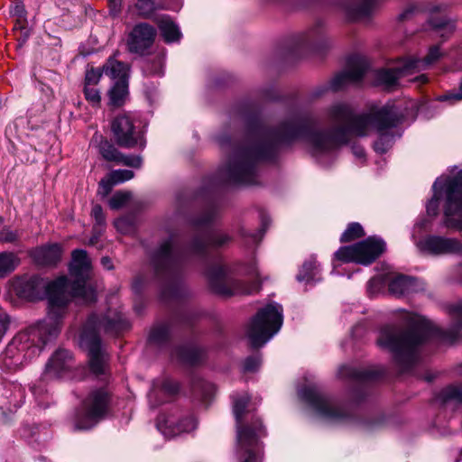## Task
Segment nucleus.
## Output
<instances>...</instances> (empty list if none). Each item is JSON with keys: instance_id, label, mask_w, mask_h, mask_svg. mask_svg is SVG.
I'll return each mask as SVG.
<instances>
[{"instance_id": "nucleus-28", "label": "nucleus", "mask_w": 462, "mask_h": 462, "mask_svg": "<svg viewBox=\"0 0 462 462\" xmlns=\"http://www.w3.org/2000/svg\"><path fill=\"white\" fill-rule=\"evenodd\" d=\"M441 56V52L439 49V47L434 46L430 49L429 53L423 60H419L416 58H409L407 59L409 64L411 65V71L412 73L425 69L430 65H432L434 62H436Z\"/></svg>"}, {"instance_id": "nucleus-30", "label": "nucleus", "mask_w": 462, "mask_h": 462, "mask_svg": "<svg viewBox=\"0 0 462 462\" xmlns=\"http://www.w3.org/2000/svg\"><path fill=\"white\" fill-rule=\"evenodd\" d=\"M159 29L166 42H177L181 36L179 27L169 17L161 18Z\"/></svg>"}, {"instance_id": "nucleus-19", "label": "nucleus", "mask_w": 462, "mask_h": 462, "mask_svg": "<svg viewBox=\"0 0 462 462\" xmlns=\"http://www.w3.org/2000/svg\"><path fill=\"white\" fill-rule=\"evenodd\" d=\"M72 366V356L67 350L56 351L46 364L42 380L62 377Z\"/></svg>"}, {"instance_id": "nucleus-31", "label": "nucleus", "mask_w": 462, "mask_h": 462, "mask_svg": "<svg viewBox=\"0 0 462 462\" xmlns=\"http://www.w3.org/2000/svg\"><path fill=\"white\" fill-rule=\"evenodd\" d=\"M165 51L157 52L152 59L148 60L143 66V71L151 76H162L165 65Z\"/></svg>"}, {"instance_id": "nucleus-58", "label": "nucleus", "mask_w": 462, "mask_h": 462, "mask_svg": "<svg viewBox=\"0 0 462 462\" xmlns=\"http://www.w3.org/2000/svg\"><path fill=\"white\" fill-rule=\"evenodd\" d=\"M101 264L102 266L106 270H112L113 269V263L109 257H103L101 259Z\"/></svg>"}, {"instance_id": "nucleus-42", "label": "nucleus", "mask_w": 462, "mask_h": 462, "mask_svg": "<svg viewBox=\"0 0 462 462\" xmlns=\"http://www.w3.org/2000/svg\"><path fill=\"white\" fill-rule=\"evenodd\" d=\"M142 162V157L139 155H125L120 152L116 163L133 168H140Z\"/></svg>"}, {"instance_id": "nucleus-34", "label": "nucleus", "mask_w": 462, "mask_h": 462, "mask_svg": "<svg viewBox=\"0 0 462 462\" xmlns=\"http://www.w3.org/2000/svg\"><path fill=\"white\" fill-rule=\"evenodd\" d=\"M307 44L318 47L328 42L326 32L322 28L311 29L304 40Z\"/></svg>"}, {"instance_id": "nucleus-15", "label": "nucleus", "mask_w": 462, "mask_h": 462, "mask_svg": "<svg viewBox=\"0 0 462 462\" xmlns=\"http://www.w3.org/2000/svg\"><path fill=\"white\" fill-rule=\"evenodd\" d=\"M156 37L153 26L140 23L133 27L126 37V47L129 52L143 56L152 46Z\"/></svg>"}, {"instance_id": "nucleus-57", "label": "nucleus", "mask_w": 462, "mask_h": 462, "mask_svg": "<svg viewBox=\"0 0 462 462\" xmlns=\"http://www.w3.org/2000/svg\"><path fill=\"white\" fill-rule=\"evenodd\" d=\"M416 10V6L415 5H411L409 6L408 8H406L400 15H399V18L400 20H405L407 18L410 17L411 14H412L413 12H415Z\"/></svg>"}, {"instance_id": "nucleus-13", "label": "nucleus", "mask_w": 462, "mask_h": 462, "mask_svg": "<svg viewBox=\"0 0 462 462\" xmlns=\"http://www.w3.org/2000/svg\"><path fill=\"white\" fill-rule=\"evenodd\" d=\"M111 131L115 142L124 148H143L145 139L143 132L136 125L134 117L129 112L116 115L111 121Z\"/></svg>"}, {"instance_id": "nucleus-12", "label": "nucleus", "mask_w": 462, "mask_h": 462, "mask_svg": "<svg viewBox=\"0 0 462 462\" xmlns=\"http://www.w3.org/2000/svg\"><path fill=\"white\" fill-rule=\"evenodd\" d=\"M384 250V241L379 237L371 236L353 245L340 247L335 253V257L346 263L353 262L368 265L379 257Z\"/></svg>"}, {"instance_id": "nucleus-24", "label": "nucleus", "mask_w": 462, "mask_h": 462, "mask_svg": "<svg viewBox=\"0 0 462 462\" xmlns=\"http://www.w3.org/2000/svg\"><path fill=\"white\" fill-rule=\"evenodd\" d=\"M445 8L446 5H430L428 9L430 14V23L436 30H443L445 33H450L453 32L455 25L453 22L442 14Z\"/></svg>"}, {"instance_id": "nucleus-20", "label": "nucleus", "mask_w": 462, "mask_h": 462, "mask_svg": "<svg viewBox=\"0 0 462 462\" xmlns=\"http://www.w3.org/2000/svg\"><path fill=\"white\" fill-rule=\"evenodd\" d=\"M421 289L419 282L404 275H393L390 273L389 291L395 296H402L416 292Z\"/></svg>"}, {"instance_id": "nucleus-59", "label": "nucleus", "mask_w": 462, "mask_h": 462, "mask_svg": "<svg viewBox=\"0 0 462 462\" xmlns=\"http://www.w3.org/2000/svg\"><path fill=\"white\" fill-rule=\"evenodd\" d=\"M211 219H213V214H212V213L208 214L205 217H203L201 220H199V222L198 223V225L207 224V223H208Z\"/></svg>"}, {"instance_id": "nucleus-22", "label": "nucleus", "mask_w": 462, "mask_h": 462, "mask_svg": "<svg viewBox=\"0 0 462 462\" xmlns=\"http://www.w3.org/2000/svg\"><path fill=\"white\" fill-rule=\"evenodd\" d=\"M134 171L130 170L112 171L100 180L98 193L103 197H106L108 195L115 185H118L125 181L130 180L134 178Z\"/></svg>"}, {"instance_id": "nucleus-41", "label": "nucleus", "mask_w": 462, "mask_h": 462, "mask_svg": "<svg viewBox=\"0 0 462 462\" xmlns=\"http://www.w3.org/2000/svg\"><path fill=\"white\" fill-rule=\"evenodd\" d=\"M445 401L462 402V385L449 386L442 392Z\"/></svg>"}, {"instance_id": "nucleus-7", "label": "nucleus", "mask_w": 462, "mask_h": 462, "mask_svg": "<svg viewBox=\"0 0 462 462\" xmlns=\"http://www.w3.org/2000/svg\"><path fill=\"white\" fill-rule=\"evenodd\" d=\"M230 236L223 233H210L203 237H196L190 246L184 250L179 246L174 237L163 241L156 251L152 263L157 271H173L185 261L187 254L201 255L208 247L224 245Z\"/></svg>"}, {"instance_id": "nucleus-54", "label": "nucleus", "mask_w": 462, "mask_h": 462, "mask_svg": "<svg viewBox=\"0 0 462 462\" xmlns=\"http://www.w3.org/2000/svg\"><path fill=\"white\" fill-rule=\"evenodd\" d=\"M109 13L113 16H117L121 12L122 0H108Z\"/></svg>"}, {"instance_id": "nucleus-53", "label": "nucleus", "mask_w": 462, "mask_h": 462, "mask_svg": "<svg viewBox=\"0 0 462 462\" xmlns=\"http://www.w3.org/2000/svg\"><path fill=\"white\" fill-rule=\"evenodd\" d=\"M91 215L98 225L102 226L105 224V216L101 206L94 205L91 210Z\"/></svg>"}, {"instance_id": "nucleus-45", "label": "nucleus", "mask_w": 462, "mask_h": 462, "mask_svg": "<svg viewBox=\"0 0 462 462\" xmlns=\"http://www.w3.org/2000/svg\"><path fill=\"white\" fill-rule=\"evenodd\" d=\"M11 317L3 309H0V342L7 333L11 325Z\"/></svg>"}, {"instance_id": "nucleus-47", "label": "nucleus", "mask_w": 462, "mask_h": 462, "mask_svg": "<svg viewBox=\"0 0 462 462\" xmlns=\"http://www.w3.org/2000/svg\"><path fill=\"white\" fill-rule=\"evenodd\" d=\"M102 76V72L98 69H90L87 70L85 77V85L96 86Z\"/></svg>"}, {"instance_id": "nucleus-55", "label": "nucleus", "mask_w": 462, "mask_h": 462, "mask_svg": "<svg viewBox=\"0 0 462 462\" xmlns=\"http://www.w3.org/2000/svg\"><path fill=\"white\" fill-rule=\"evenodd\" d=\"M352 152L353 154L359 160L363 161L365 160V152L364 150V148L360 145H357V144H354L352 146Z\"/></svg>"}, {"instance_id": "nucleus-17", "label": "nucleus", "mask_w": 462, "mask_h": 462, "mask_svg": "<svg viewBox=\"0 0 462 462\" xmlns=\"http://www.w3.org/2000/svg\"><path fill=\"white\" fill-rule=\"evenodd\" d=\"M411 65L407 60H399L387 68L381 69L374 73L376 85L384 88H392L398 84V80L410 74H412Z\"/></svg>"}, {"instance_id": "nucleus-16", "label": "nucleus", "mask_w": 462, "mask_h": 462, "mask_svg": "<svg viewBox=\"0 0 462 462\" xmlns=\"http://www.w3.org/2000/svg\"><path fill=\"white\" fill-rule=\"evenodd\" d=\"M197 426L198 421L193 415L178 419L174 415L162 414L157 420V429L165 438L191 432Z\"/></svg>"}, {"instance_id": "nucleus-26", "label": "nucleus", "mask_w": 462, "mask_h": 462, "mask_svg": "<svg viewBox=\"0 0 462 462\" xmlns=\"http://www.w3.org/2000/svg\"><path fill=\"white\" fill-rule=\"evenodd\" d=\"M128 96V80L116 81L108 92L109 106L115 107L124 106Z\"/></svg>"}, {"instance_id": "nucleus-10", "label": "nucleus", "mask_w": 462, "mask_h": 462, "mask_svg": "<svg viewBox=\"0 0 462 462\" xmlns=\"http://www.w3.org/2000/svg\"><path fill=\"white\" fill-rule=\"evenodd\" d=\"M299 395L310 405L316 416L326 420H343L353 409V403L342 404L337 400L321 393L316 386L299 390Z\"/></svg>"}, {"instance_id": "nucleus-4", "label": "nucleus", "mask_w": 462, "mask_h": 462, "mask_svg": "<svg viewBox=\"0 0 462 462\" xmlns=\"http://www.w3.org/2000/svg\"><path fill=\"white\" fill-rule=\"evenodd\" d=\"M232 400L236 422V455L240 462H261V439L265 436L261 420L254 414L247 393H236Z\"/></svg>"}, {"instance_id": "nucleus-44", "label": "nucleus", "mask_w": 462, "mask_h": 462, "mask_svg": "<svg viewBox=\"0 0 462 462\" xmlns=\"http://www.w3.org/2000/svg\"><path fill=\"white\" fill-rule=\"evenodd\" d=\"M10 14L16 17L18 23L23 26V23L25 21V9L21 1H17L11 5Z\"/></svg>"}, {"instance_id": "nucleus-2", "label": "nucleus", "mask_w": 462, "mask_h": 462, "mask_svg": "<svg viewBox=\"0 0 462 462\" xmlns=\"http://www.w3.org/2000/svg\"><path fill=\"white\" fill-rule=\"evenodd\" d=\"M90 260L85 250L72 252L69 273L74 279L70 282L61 276L48 282L40 277L17 282L14 290L19 297L27 300H37L48 297V315L24 330L17 333L0 355V366L15 371L40 354L43 346L55 339L61 328V319L72 298H79L85 303L96 300V291L87 284Z\"/></svg>"}, {"instance_id": "nucleus-6", "label": "nucleus", "mask_w": 462, "mask_h": 462, "mask_svg": "<svg viewBox=\"0 0 462 462\" xmlns=\"http://www.w3.org/2000/svg\"><path fill=\"white\" fill-rule=\"evenodd\" d=\"M433 196L426 205L427 214L436 216L439 202L444 200V225L448 228L462 231V170L441 175L433 186Z\"/></svg>"}, {"instance_id": "nucleus-18", "label": "nucleus", "mask_w": 462, "mask_h": 462, "mask_svg": "<svg viewBox=\"0 0 462 462\" xmlns=\"http://www.w3.org/2000/svg\"><path fill=\"white\" fill-rule=\"evenodd\" d=\"M367 69V63L364 59L356 58L349 63L348 68L337 74L330 83V88L337 91L345 88L349 83L359 81Z\"/></svg>"}, {"instance_id": "nucleus-49", "label": "nucleus", "mask_w": 462, "mask_h": 462, "mask_svg": "<svg viewBox=\"0 0 462 462\" xmlns=\"http://www.w3.org/2000/svg\"><path fill=\"white\" fill-rule=\"evenodd\" d=\"M261 365V358L258 356H250L245 360L244 370L245 372H254Z\"/></svg>"}, {"instance_id": "nucleus-56", "label": "nucleus", "mask_w": 462, "mask_h": 462, "mask_svg": "<svg viewBox=\"0 0 462 462\" xmlns=\"http://www.w3.org/2000/svg\"><path fill=\"white\" fill-rule=\"evenodd\" d=\"M242 236L244 237H251L253 243H258L263 236V230H259L257 232V234H251V233L243 231Z\"/></svg>"}, {"instance_id": "nucleus-27", "label": "nucleus", "mask_w": 462, "mask_h": 462, "mask_svg": "<svg viewBox=\"0 0 462 462\" xmlns=\"http://www.w3.org/2000/svg\"><path fill=\"white\" fill-rule=\"evenodd\" d=\"M97 143H98V150L102 157L108 162L116 163L120 152L101 134L96 133L91 140V144Z\"/></svg>"}, {"instance_id": "nucleus-32", "label": "nucleus", "mask_w": 462, "mask_h": 462, "mask_svg": "<svg viewBox=\"0 0 462 462\" xmlns=\"http://www.w3.org/2000/svg\"><path fill=\"white\" fill-rule=\"evenodd\" d=\"M20 264L19 257L11 252L0 253V278L5 277Z\"/></svg>"}, {"instance_id": "nucleus-9", "label": "nucleus", "mask_w": 462, "mask_h": 462, "mask_svg": "<svg viewBox=\"0 0 462 462\" xmlns=\"http://www.w3.org/2000/svg\"><path fill=\"white\" fill-rule=\"evenodd\" d=\"M283 323V309L277 302L261 308L251 319L246 336L254 347L263 346L279 332Z\"/></svg>"}, {"instance_id": "nucleus-43", "label": "nucleus", "mask_w": 462, "mask_h": 462, "mask_svg": "<svg viewBox=\"0 0 462 462\" xmlns=\"http://www.w3.org/2000/svg\"><path fill=\"white\" fill-rule=\"evenodd\" d=\"M84 95L86 99L92 106H98L101 101V96L99 90L96 88V86H88L84 87Z\"/></svg>"}, {"instance_id": "nucleus-23", "label": "nucleus", "mask_w": 462, "mask_h": 462, "mask_svg": "<svg viewBox=\"0 0 462 462\" xmlns=\"http://www.w3.org/2000/svg\"><path fill=\"white\" fill-rule=\"evenodd\" d=\"M61 247L58 244L44 245L35 248L32 252L34 261L42 265L56 263L61 256Z\"/></svg>"}, {"instance_id": "nucleus-25", "label": "nucleus", "mask_w": 462, "mask_h": 462, "mask_svg": "<svg viewBox=\"0 0 462 462\" xmlns=\"http://www.w3.org/2000/svg\"><path fill=\"white\" fill-rule=\"evenodd\" d=\"M103 72L115 82L123 79L128 80L129 66L117 60L115 57H111L103 66Z\"/></svg>"}, {"instance_id": "nucleus-11", "label": "nucleus", "mask_w": 462, "mask_h": 462, "mask_svg": "<svg viewBox=\"0 0 462 462\" xmlns=\"http://www.w3.org/2000/svg\"><path fill=\"white\" fill-rule=\"evenodd\" d=\"M108 394L104 389L92 391L74 417L78 430H89L103 420L108 409Z\"/></svg>"}, {"instance_id": "nucleus-8", "label": "nucleus", "mask_w": 462, "mask_h": 462, "mask_svg": "<svg viewBox=\"0 0 462 462\" xmlns=\"http://www.w3.org/2000/svg\"><path fill=\"white\" fill-rule=\"evenodd\" d=\"M253 282L236 279L225 265L212 268L208 276L212 291L224 297L250 295L260 290V273L255 264L249 267L246 273Z\"/></svg>"}, {"instance_id": "nucleus-39", "label": "nucleus", "mask_w": 462, "mask_h": 462, "mask_svg": "<svg viewBox=\"0 0 462 462\" xmlns=\"http://www.w3.org/2000/svg\"><path fill=\"white\" fill-rule=\"evenodd\" d=\"M135 7L143 17L150 16L156 10L154 0H136Z\"/></svg>"}, {"instance_id": "nucleus-60", "label": "nucleus", "mask_w": 462, "mask_h": 462, "mask_svg": "<svg viewBox=\"0 0 462 462\" xmlns=\"http://www.w3.org/2000/svg\"><path fill=\"white\" fill-rule=\"evenodd\" d=\"M415 80L420 83H425L427 81V77L424 74H421L419 77H417Z\"/></svg>"}, {"instance_id": "nucleus-14", "label": "nucleus", "mask_w": 462, "mask_h": 462, "mask_svg": "<svg viewBox=\"0 0 462 462\" xmlns=\"http://www.w3.org/2000/svg\"><path fill=\"white\" fill-rule=\"evenodd\" d=\"M415 245L419 251L432 255L462 254V241L454 237L429 235L416 241Z\"/></svg>"}, {"instance_id": "nucleus-5", "label": "nucleus", "mask_w": 462, "mask_h": 462, "mask_svg": "<svg viewBox=\"0 0 462 462\" xmlns=\"http://www.w3.org/2000/svg\"><path fill=\"white\" fill-rule=\"evenodd\" d=\"M128 327L126 319L116 310H109L102 319L96 314L88 319L80 333L79 344L88 352L89 365L93 373L103 374L106 368V357L100 345V331L117 334Z\"/></svg>"}, {"instance_id": "nucleus-46", "label": "nucleus", "mask_w": 462, "mask_h": 462, "mask_svg": "<svg viewBox=\"0 0 462 462\" xmlns=\"http://www.w3.org/2000/svg\"><path fill=\"white\" fill-rule=\"evenodd\" d=\"M449 314L451 315L456 325L462 327V300L456 302L449 307Z\"/></svg>"}, {"instance_id": "nucleus-52", "label": "nucleus", "mask_w": 462, "mask_h": 462, "mask_svg": "<svg viewBox=\"0 0 462 462\" xmlns=\"http://www.w3.org/2000/svg\"><path fill=\"white\" fill-rule=\"evenodd\" d=\"M179 384L170 379H166L162 384V390L169 394H174L179 391Z\"/></svg>"}, {"instance_id": "nucleus-61", "label": "nucleus", "mask_w": 462, "mask_h": 462, "mask_svg": "<svg viewBox=\"0 0 462 462\" xmlns=\"http://www.w3.org/2000/svg\"><path fill=\"white\" fill-rule=\"evenodd\" d=\"M181 358L184 360V361H187V362H189V363H195L196 362V359L191 357V356H182Z\"/></svg>"}, {"instance_id": "nucleus-50", "label": "nucleus", "mask_w": 462, "mask_h": 462, "mask_svg": "<svg viewBox=\"0 0 462 462\" xmlns=\"http://www.w3.org/2000/svg\"><path fill=\"white\" fill-rule=\"evenodd\" d=\"M439 101H448L450 103L462 100V80L457 92H450L438 97Z\"/></svg>"}, {"instance_id": "nucleus-62", "label": "nucleus", "mask_w": 462, "mask_h": 462, "mask_svg": "<svg viewBox=\"0 0 462 462\" xmlns=\"http://www.w3.org/2000/svg\"><path fill=\"white\" fill-rule=\"evenodd\" d=\"M229 142V139L226 138V137H218V143L221 144V145H225L226 143H227Z\"/></svg>"}, {"instance_id": "nucleus-38", "label": "nucleus", "mask_w": 462, "mask_h": 462, "mask_svg": "<svg viewBox=\"0 0 462 462\" xmlns=\"http://www.w3.org/2000/svg\"><path fill=\"white\" fill-rule=\"evenodd\" d=\"M430 225V219L426 216L420 217L415 222L412 232H411V239L416 245V241L421 240L420 238V234L428 228Z\"/></svg>"}, {"instance_id": "nucleus-51", "label": "nucleus", "mask_w": 462, "mask_h": 462, "mask_svg": "<svg viewBox=\"0 0 462 462\" xmlns=\"http://www.w3.org/2000/svg\"><path fill=\"white\" fill-rule=\"evenodd\" d=\"M18 234L10 228H3L0 230V241L2 242H14L17 239Z\"/></svg>"}, {"instance_id": "nucleus-37", "label": "nucleus", "mask_w": 462, "mask_h": 462, "mask_svg": "<svg viewBox=\"0 0 462 462\" xmlns=\"http://www.w3.org/2000/svg\"><path fill=\"white\" fill-rule=\"evenodd\" d=\"M132 199L129 191H117L109 199V206L113 209H119L126 206Z\"/></svg>"}, {"instance_id": "nucleus-63", "label": "nucleus", "mask_w": 462, "mask_h": 462, "mask_svg": "<svg viewBox=\"0 0 462 462\" xmlns=\"http://www.w3.org/2000/svg\"><path fill=\"white\" fill-rule=\"evenodd\" d=\"M41 393V385H38V386H36V387H34V388H33V393H34L35 395H37V394H38V393Z\"/></svg>"}, {"instance_id": "nucleus-1", "label": "nucleus", "mask_w": 462, "mask_h": 462, "mask_svg": "<svg viewBox=\"0 0 462 462\" xmlns=\"http://www.w3.org/2000/svg\"><path fill=\"white\" fill-rule=\"evenodd\" d=\"M420 108L421 106L411 101L404 113L395 105H386L355 115L348 105L337 103L327 111L330 123L328 129H319L317 120L309 115H293L275 131L255 125L220 170V177L231 184H256L259 162L272 158L278 145L300 139L306 141L311 155L323 166L332 164L339 148L349 141L350 135L365 136L372 130L379 135L374 150L384 153L393 143V127L405 117L414 116Z\"/></svg>"}, {"instance_id": "nucleus-40", "label": "nucleus", "mask_w": 462, "mask_h": 462, "mask_svg": "<svg viewBox=\"0 0 462 462\" xmlns=\"http://www.w3.org/2000/svg\"><path fill=\"white\" fill-rule=\"evenodd\" d=\"M169 336V328L167 325H159L154 327L150 333V340L154 343H162Z\"/></svg>"}, {"instance_id": "nucleus-64", "label": "nucleus", "mask_w": 462, "mask_h": 462, "mask_svg": "<svg viewBox=\"0 0 462 462\" xmlns=\"http://www.w3.org/2000/svg\"><path fill=\"white\" fill-rule=\"evenodd\" d=\"M95 241H96V238H95V237H93V238H91V239L89 240V244H90V245H94V244H95Z\"/></svg>"}, {"instance_id": "nucleus-33", "label": "nucleus", "mask_w": 462, "mask_h": 462, "mask_svg": "<svg viewBox=\"0 0 462 462\" xmlns=\"http://www.w3.org/2000/svg\"><path fill=\"white\" fill-rule=\"evenodd\" d=\"M337 376L342 379H370L375 376L370 370H357L351 365H344L338 367Z\"/></svg>"}, {"instance_id": "nucleus-35", "label": "nucleus", "mask_w": 462, "mask_h": 462, "mask_svg": "<svg viewBox=\"0 0 462 462\" xmlns=\"http://www.w3.org/2000/svg\"><path fill=\"white\" fill-rule=\"evenodd\" d=\"M390 273L378 274L368 282L367 290L371 295L379 292L386 284L389 285Z\"/></svg>"}, {"instance_id": "nucleus-36", "label": "nucleus", "mask_w": 462, "mask_h": 462, "mask_svg": "<svg viewBox=\"0 0 462 462\" xmlns=\"http://www.w3.org/2000/svg\"><path fill=\"white\" fill-rule=\"evenodd\" d=\"M365 236L364 229L359 223H351L341 236V242H348Z\"/></svg>"}, {"instance_id": "nucleus-48", "label": "nucleus", "mask_w": 462, "mask_h": 462, "mask_svg": "<svg viewBox=\"0 0 462 462\" xmlns=\"http://www.w3.org/2000/svg\"><path fill=\"white\" fill-rule=\"evenodd\" d=\"M115 226L117 229V231L123 234H127L132 231L133 223L127 217H120L115 221Z\"/></svg>"}, {"instance_id": "nucleus-21", "label": "nucleus", "mask_w": 462, "mask_h": 462, "mask_svg": "<svg viewBox=\"0 0 462 462\" xmlns=\"http://www.w3.org/2000/svg\"><path fill=\"white\" fill-rule=\"evenodd\" d=\"M381 0H356L354 5L344 7L346 16L351 21L369 16L380 5Z\"/></svg>"}, {"instance_id": "nucleus-3", "label": "nucleus", "mask_w": 462, "mask_h": 462, "mask_svg": "<svg viewBox=\"0 0 462 462\" xmlns=\"http://www.w3.org/2000/svg\"><path fill=\"white\" fill-rule=\"evenodd\" d=\"M402 319L408 326L406 332L387 327L380 331L377 343L380 347L393 354L395 360L408 368L416 359V348L436 333L432 324L421 316L402 311Z\"/></svg>"}, {"instance_id": "nucleus-29", "label": "nucleus", "mask_w": 462, "mask_h": 462, "mask_svg": "<svg viewBox=\"0 0 462 462\" xmlns=\"http://www.w3.org/2000/svg\"><path fill=\"white\" fill-rule=\"evenodd\" d=\"M319 266L313 257L307 260L301 266L299 273L297 274L298 282H305L307 283L313 282L319 280Z\"/></svg>"}]
</instances>
